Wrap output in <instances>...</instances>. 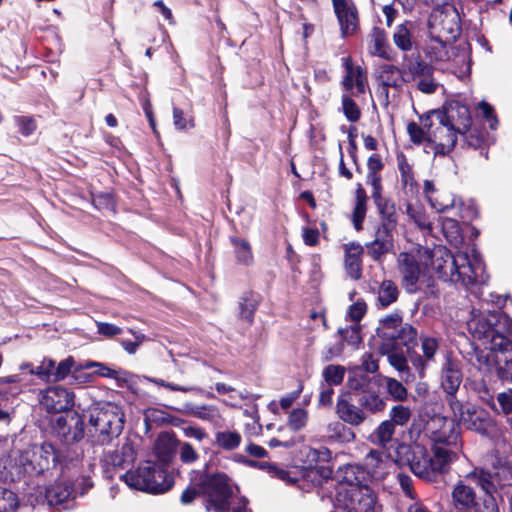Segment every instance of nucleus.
<instances>
[{
	"label": "nucleus",
	"instance_id": "nucleus-48",
	"mask_svg": "<svg viewBox=\"0 0 512 512\" xmlns=\"http://www.w3.org/2000/svg\"><path fill=\"white\" fill-rule=\"evenodd\" d=\"M361 406L371 413H377L385 408L384 400L375 393L364 395L361 399Z\"/></svg>",
	"mask_w": 512,
	"mask_h": 512
},
{
	"label": "nucleus",
	"instance_id": "nucleus-40",
	"mask_svg": "<svg viewBox=\"0 0 512 512\" xmlns=\"http://www.w3.org/2000/svg\"><path fill=\"white\" fill-rule=\"evenodd\" d=\"M442 230L446 239L453 244H458L462 241V233L459 223L452 218H444L442 220Z\"/></svg>",
	"mask_w": 512,
	"mask_h": 512
},
{
	"label": "nucleus",
	"instance_id": "nucleus-18",
	"mask_svg": "<svg viewBox=\"0 0 512 512\" xmlns=\"http://www.w3.org/2000/svg\"><path fill=\"white\" fill-rule=\"evenodd\" d=\"M423 189L430 205L438 213L447 212L449 209L457 205L462 206V202L459 201L458 203L456 197L452 193L437 189L433 181L426 180L424 182Z\"/></svg>",
	"mask_w": 512,
	"mask_h": 512
},
{
	"label": "nucleus",
	"instance_id": "nucleus-34",
	"mask_svg": "<svg viewBox=\"0 0 512 512\" xmlns=\"http://www.w3.org/2000/svg\"><path fill=\"white\" fill-rule=\"evenodd\" d=\"M380 351L386 354L388 361L397 371L404 372L408 370L407 359L402 352H398L395 347V342L392 344H383Z\"/></svg>",
	"mask_w": 512,
	"mask_h": 512
},
{
	"label": "nucleus",
	"instance_id": "nucleus-37",
	"mask_svg": "<svg viewBox=\"0 0 512 512\" xmlns=\"http://www.w3.org/2000/svg\"><path fill=\"white\" fill-rule=\"evenodd\" d=\"M406 213L420 229L431 231L432 223L421 206L407 204Z\"/></svg>",
	"mask_w": 512,
	"mask_h": 512
},
{
	"label": "nucleus",
	"instance_id": "nucleus-41",
	"mask_svg": "<svg viewBox=\"0 0 512 512\" xmlns=\"http://www.w3.org/2000/svg\"><path fill=\"white\" fill-rule=\"evenodd\" d=\"M19 502L16 494L0 486V512H15Z\"/></svg>",
	"mask_w": 512,
	"mask_h": 512
},
{
	"label": "nucleus",
	"instance_id": "nucleus-47",
	"mask_svg": "<svg viewBox=\"0 0 512 512\" xmlns=\"http://www.w3.org/2000/svg\"><path fill=\"white\" fill-rule=\"evenodd\" d=\"M345 375V368L340 365H329L323 371V377L329 385H339Z\"/></svg>",
	"mask_w": 512,
	"mask_h": 512
},
{
	"label": "nucleus",
	"instance_id": "nucleus-46",
	"mask_svg": "<svg viewBox=\"0 0 512 512\" xmlns=\"http://www.w3.org/2000/svg\"><path fill=\"white\" fill-rule=\"evenodd\" d=\"M304 451L306 452V462L308 465L316 464L320 461L326 462L331 458V452L326 447H321L319 449H315L312 447H305Z\"/></svg>",
	"mask_w": 512,
	"mask_h": 512
},
{
	"label": "nucleus",
	"instance_id": "nucleus-6",
	"mask_svg": "<svg viewBox=\"0 0 512 512\" xmlns=\"http://www.w3.org/2000/svg\"><path fill=\"white\" fill-rule=\"evenodd\" d=\"M475 484L485 494L494 493L496 485L490 472L482 468H474L463 476L453 487L451 491V503L455 509H473L477 506V496L475 490L470 486Z\"/></svg>",
	"mask_w": 512,
	"mask_h": 512
},
{
	"label": "nucleus",
	"instance_id": "nucleus-26",
	"mask_svg": "<svg viewBox=\"0 0 512 512\" xmlns=\"http://www.w3.org/2000/svg\"><path fill=\"white\" fill-rule=\"evenodd\" d=\"M95 426H97L101 432L118 435L122 430L123 415L119 412L117 407H112L111 413L102 411L98 415Z\"/></svg>",
	"mask_w": 512,
	"mask_h": 512
},
{
	"label": "nucleus",
	"instance_id": "nucleus-16",
	"mask_svg": "<svg viewBox=\"0 0 512 512\" xmlns=\"http://www.w3.org/2000/svg\"><path fill=\"white\" fill-rule=\"evenodd\" d=\"M23 459L28 462L27 471L41 473L55 463L56 453L51 444L44 443L27 450Z\"/></svg>",
	"mask_w": 512,
	"mask_h": 512
},
{
	"label": "nucleus",
	"instance_id": "nucleus-31",
	"mask_svg": "<svg viewBox=\"0 0 512 512\" xmlns=\"http://www.w3.org/2000/svg\"><path fill=\"white\" fill-rule=\"evenodd\" d=\"M402 325V317L399 314H390L381 320L378 335L395 342L396 333Z\"/></svg>",
	"mask_w": 512,
	"mask_h": 512
},
{
	"label": "nucleus",
	"instance_id": "nucleus-57",
	"mask_svg": "<svg viewBox=\"0 0 512 512\" xmlns=\"http://www.w3.org/2000/svg\"><path fill=\"white\" fill-rule=\"evenodd\" d=\"M173 124L177 130L184 131L194 127L192 117H186L184 112L179 108L173 109Z\"/></svg>",
	"mask_w": 512,
	"mask_h": 512
},
{
	"label": "nucleus",
	"instance_id": "nucleus-15",
	"mask_svg": "<svg viewBox=\"0 0 512 512\" xmlns=\"http://www.w3.org/2000/svg\"><path fill=\"white\" fill-rule=\"evenodd\" d=\"M403 80L411 81L419 91L425 94L434 93L438 87L433 77V68L422 61L410 63L407 70L403 72Z\"/></svg>",
	"mask_w": 512,
	"mask_h": 512
},
{
	"label": "nucleus",
	"instance_id": "nucleus-64",
	"mask_svg": "<svg viewBox=\"0 0 512 512\" xmlns=\"http://www.w3.org/2000/svg\"><path fill=\"white\" fill-rule=\"evenodd\" d=\"M98 332L106 337H113L122 332V329L116 325L98 322L97 323Z\"/></svg>",
	"mask_w": 512,
	"mask_h": 512
},
{
	"label": "nucleus",
	"instance_id": "nucleus-20",
	"mask_svg": "<svg viewBox=\"0 0 512 512\" xmlns=\"http://www.w3.org/2000/svg\"><path fill=\"white\" fill-rule=\"evenodd\" d=\"M336 414L343 422L353 426L361 425L367 418L365 411L352 402L349 394H343L338 398Z\"/></svg>",
	"mask_w": 512,
	"mask_h": 512
},
{
	"label": "nucleus",
	"instance_id": "nucleus-1",
	"mask_svg": "<svg viewBox=\"0 0 512 512\" xmlns=\"http://www.w3.org/2000/svg\"><path fill=\"white\" fill-rule=\"evenodd\" d=\"M473 339L478 341L470 358L484 376L497 375L512 381V343L506 334L512 329L511 319L502 313H480L468 321Z\"/></svg>",
	"mask_w": 512,
	"mask_h": 512
},
{
	"label": "nucleus",
	"instance_id": "nucleus-13",
	"mask_svg": "<svg viewBox=\"0 0 512 512\" xmlns=\"http://www.w3.org/2000/svg\"><path fill=\"white\" fill-rule=\"evenodd\" d=\"M395 454L387 455L376 449H372L364 458L363 466H359L364 472L365 481H379L388 475L395 463Z\"/></svg>",
	"mask_w": 512,
	"mask_h": 512
},
{
	"label": "nucleus",
	"instance_id": "nucleus-62",
	"mask_svg": "<svg viewBox=\"0 0 512 512\" xmlns=\"http://www.w3.org/2000/svg\"><path fill=\"white\" fill-rule=\"evenodd\" d=\"M366 313V304L364 302H356L350 306L348 316L351 320L357 322Z\"/></svg>",
	"mask_w": 512,
	"mask_h": 512
},
{
	"label": "nucleus",
	"instance_id": "nucleus-56",
	"mask_svg": "<svg viewBox=\"0 0 512 512\" xmlns=\"http://www.w3.org/2000/svg\"><path fill=\"white\" fill-rule=\"evenodd\" d=\"M74 370V360L72 357H68L62 360L57 367L54 369L53 381L58 382L66 378V376Z\"/></svg>",
	"mask_w": 512,
	"mask_h": 512
},
{
	"label": "nucleus",
	"instance_id": "nucleus-2",
	"mask_svg": "<svg viewBox=\"0 0 512 512\" xmlns=\"http://www.w3.org/2000/svg\"><path fill=\"white\" fill-rule=\"evenodd\" d=\"M419 254L425 256L428 265L445 281L461 282L468 286L484 284L488 280L485 265L474 247L470 251H457L454 255L441 246L431 252L420 248Z\"/></svg>",
	"mask_w": 512,
	"mask_h": 512
},
{
	"label": "nucleus",
	"instance_id": "nucleus-17",
	"mask_svg": "<svg viewBox=\"0 0 512 512\" xmlns=\"http://www.w3.org/2000/svg\"><path fill=\"white\" fill-rule=\"evenodd\" d=\"M332 2L342 35H353L359 26L355 5L349 0H332Z\"/></svg>",
	"mask_w": 512,
	"mask_h": 512
},
{
	"label": "nucleus",
	"instance_id": "nucleus-55",
	"mask_svg": "<svg viewBox=\"0 0 512 512\" xmlns=\"http://www.w3.org/2000/svg\"><path fill=\"white\" fill-rule=\"evenodd\" d=\"M342 109L347 120L351 122L358 121L360 118V110L356 103L349 97L344 95L342 98Z\"/></svg>",
	"mask_w": 512,
	"mask_h": 512
},
{
	"label": "nucleus",
	"instance_id": "nucleus-12",
	"mask_svg": "<svg viewBox=\"0 0 512 512\" xmlns=\"http://www.w3.org/2000/svg\"><path fill=\"white\" fill-rule=\"evenodd\" d=\"M426 430L433 441V446L455 445L459 438V431L454 421L444 416L435 415L428 422Z\"/></svg>",
	"mask_w": 512,
	"mask_h": 512
},
{
	"label": "nucleus",
	"instance_id": "nucleus-9",
	"mask_svg": "<svg viewBox=\"0 0 512 512\" xmlns=\"http://www.w3.org/2000/svg\"><path fill=\"white\" fill-rule=\"evenodd\" d=\"M429 121V144L426 153L445 155L449 153L457 142L458 132L454 126L445 122L442 111H432L427 115Z\"/></svg>",
	"mask_w": 512,
	"mask_h": 512
},
{
	"label": "nucleus",
	"instance_id": "nucleus-44",
	"mask_svg": "<svg viewBox=\"0 0 512 512\" xmlns=\"http://www.w3.org/2000/svg\"><path fill=\"white\" fill-rule=\"evenodd\" d=\"M387 393L396 401H404L408 392L404 385L394 378H385Z\"/></svg>",
	"mask_w": 512,
	"mask_h": 512
},
{
	"label": "nucleus",
	"instance_id": "nucleus-7",
	"mask_svg": "<svg viewBox=\"0 0 512 512\" xmlns=\"http://www.w3.org/2000/svg\"><path fill=\"white\" fill-rule=\"evenodd\" d=\"M207 509L214 512H228L232 506L233 512H248L246 500L233 493L229 479L224 474H215L206 480Z\"/></svg>",
	"mask_w": 512,
	"mask_h": 512
},
{
	"label": "nucleus",
	"instance_id": "nucleus-4",
	"mask_svg": "<svg viewBox=\"0 0 512 512\" xmlns=\"http://www.w3.org/2000/svg\"><path fill=\"white\" fill-rule=\"evenodd\" d=\"M342 484L336 497V506L345 512H376L378 509L375 493L363 484L364 472L358 465H348L343 470Z\"/></svg>",
	"mask_w": 512,
	"mask_h": 512
},
{
	"label": "nucleus",
	"instance_id": "nucleus-43",
	"mask_svg": "<svg viewBox=\"0 0 512 512\" xmlns=\"http://www.w3.org/2000/svg\"><path fill=\"white\" fill-rule=\"evenodd\" d=\"M393 41L395 45L403 50L408 51L412 48V40L410 30L406 25H399L393 34Z\"/></svg>",
	"mask_w": 512,
	"mask_h": 512
},
{
	"label": "nucleus",
	"instance_id": "nucleus-8",
	"mask_svg": "<svg viewBox=\"0 0 512 512\" xmlns=\"http://www.w3.org/2000/svg\"><path fill=\"white\" fill-rule=\"evenodd\" d=\"M429 33L433 40L445 47L460 33V17L456 8L448 3L434 9L429 19Z\"/></svg>",
	"mask_w": 512,
	"mask_h": 512
},
{
	"label": "nucleus",
	"instance_id": "nucleus-42",
	"mask_svg": "<svg viewBox=\"0 0 512 512\" xmlns=\"http://www.w3.org/2000/svg\"><path fill=\"white\" fill-rule=\"evenodd\" d=\"M389 416V421H391L394 426H405L409 422L412 412L409 407L399 404L391 408Z\"/></svg>",
	"mask_w": 512,
	"mask_h": 512
},
{
	"label": "nucleus",
	"instance_id": "nucleus-29",
	"mask_svg": "<svg viewBox=\"0 0 512 512\" xmlns=\"http://www.w3.org/2000/svg\"><path fill=\"white\" fill-rule=\"evenodd\" d=\"M395 426L389 420L382 421L370 434L368 440L379 447L386 448L393 440Z\"/></svg>",
	"mask_w": 512,
	"mask_h": 512
},
{
	"label": "nucleus",
	"instance_id": "nucleus-22",
	"mask_svg": "<svg viewBox=\"0 0 512 512\" xmlns=\"http://www.w3.org/2000/svg\"><path fill=\"white\" fill-rule=\"evenodd\" d=\"M46 498L50 506L69 508L67 503L74 498V492L69 481L55 482L46 491Z\"/></svg>",
	"mask_w": 512,
	"mask_h": 512
},
{
	"label": "nucleus",
	"instance_id": "nucleus-28",
	"mask_svg": "<svg viewBox=\"0 0 512 512\" xmlns=\"http://www.w3.org/2000/svg\"><path fill=\"white\" fill-rule=\"evenodd\" d=\"M392 247V235L386 226L377 230L375 240L368 246V253L377 260Z\"/></svg>",
	"mask_w": 512,
	"mask_h": 512
},
{
	"label": "nucleus",
	"instance_id": "nucleus-59",
	"mask_svg": "<svg viewBox=\"0 0 512 512\" xmlns=\"http://www.w3.org/2000/svg\"><path fill=\"white\" fill-rule=\"evenodd\" d=\"M181 431L185 437L195 439L198 442L208 437L206 431L198 426L186 425L181 428Z\"/></svg>",
	"mask_w": 512,
	"mask_h": 512
},
{
	"label": "nucleus",
	"instance_id": "nucleus-23",
	"mask_svg": "<svg viewBox=\"0 0 512 512\" xmlns=\"http://www.w3.org/2000/svg\"><path fill=\"white\" fill-rule=\"evenodd\" d=\"M420 341L423 356H411V362L420 376L423 377L427 363L432 361L438 352L439 343L436 338L430 336H421Z\"/></svg>",
	"mask_w": 512,
	"mask_h": 512
},
{
	"label": "nucleus",
	"instance_id": "nucleus-14",
	"mask_svg": "<svg viewBox=\"0 0 512 512\" xmlns=\"http://www.w3.org/2000/svg\"><path fill=\"white\" fill-rule=\"evenodd\" d=\"M398 266L403 278V285L409 292L415 291L416 283L421 274L422 268L428 266L425 256L419 254V249L416 254L400 253L398 257Z\"/></svg>",
	"mask_w": 512,
	"mask_h": 512
},
{
	"label": "nucleus",
	"instance_id": "nucleus-38",
	"mask_svg": "<svg viewBox=\"0 0 512 512\" xmlns=\"http://www.w3.org/2000/svg\"><path fill=\"white\" fill-rule=\"evenodd\" d=\"M397 297L398 290L396 285L390 280L383 281L378 290V300L380 304L386 307L393 303Z\"/></svg>",
	"mask_w": 512,
	"mask_h": 512
},
{
	"label": "nucleus",
	"instance_id": "nucleus-45",
	"mask_svg": "<svg viewBox=\"0 0 512 512\" xmlns=\"http://www.w3.org/2000/svg\"><path fill=\"white\" fill-rule=\"evenodd\" d=\"M54 369L55 362L52 359L44 358L37 367L31 368L30 374L36 375L44 381H50L53 380Z\"/></svg>",
	"mask_w": 512,
	"mask_h": 512
},
{
	"label": "nucleus",
	"instance_id": "nucleus-53",
	"mask_svg": "<svg viewBox=\"0 0 512 512\" xmlns=\"http://www.w3.org/2000/svg\"><path fill=\"white\" fill-rule=\"evenodd\" d=\"M178 445L179 457L183 463L192 464L198 460L199 454L189 442H179Z\"/></svg>",
	"mask_w": 512,
	"mask_h": 512
},
{
	"label": "nucleus",
	"instance_id": "nucleus-60",
	"mask_svg": "<svg viewBox=\"0 0 512 512\" xmlns=\"http://www.w3.org/2000/svg\"><path fill=\"white\" fill-rule=\"evenodd\" d=\"M146 379L157 385V386H161V387H164V388H167L169 390H172V391H180V392H190V391H196L198 390V388L196 387H187V386H181V385H177V384H173V383H170V382H166L162 379H158V378H151V377H146Z\"/></svg>",
	"mask_w": 512,
	"mask_h": 512
},
{
	"label": "nucleus",
	"instance_id": "nucleus-3",
	"mask_svg": "<svg viewBox=\"0 0 512 512\" xmlns=\"http://www.w3.org/2000/svg\"><path fill=\"white\" fill-rule=\"evenodd\" d=\"M433 457H430L425 447L415 444H398L395 448V463L399 466H409L418 477L432 481L437 473H443L455 454L443 446H433Z\"/></svg>",
	"mask_w": 512,
	"mask_h": 512
},
{
	"label": "nucleus",
	"instance_id": "nucleus-24",
	"mask_svg": "<svg viewBox=\"0 0 512 512\" xmlns=\"http://www.w3.org/2000/svg\"><path fill=\"white\" fill-rule=\"evenodd\" d=\"M462 382V373L459 364L447 358L442 368L441 385L443 389L449 394L453 395L459 388Z\"/></svg>",
	"mask_w": 512,
	"mask_h": 512
},
{
	"label": "nucleus",
	"instance_id": "nucleus-5",
	"mask_svg": "<svg viewBox=\"0 0 512 512\" xmlns=\"http://www.w3.org/2000/svg\"><path fill=\"white\" fill-rule=\"evenodd\" d=\"M121 479L132 489L159 494L168 491L173 486V477L163 468V465L145 461L134 470H129Z\"/></svg>",
	"mask_w": 512,
	"mask_h": 512
},
{
	"label": "nucleus",
	"instance_id": "nucleus-35",
	"mask_svg": "<svg viewBox=\"0 0 512 512\" xmlns=\"http://www.w3.org/2000/svg\"><path fill=\"white\" fill-rule=\"evenodd\" d=\"M175 439L168 435H160L154 444V451L161 462H167L174 450Z\"/></svg>",
	"mask_w": 512,
	"mask_h": 512
},
{
	"label": "nucleus",
	"instance_id": "nucleus-51",
	"mask_svg": "<svg viewBox=\"0 0 512 512\" xmlns=\"http://www.w3.org/2000/svg\"><path fill=\"white\" fill-rule=\"evenodd\" d=\"M416 329L410 324H403L396 333L395 340H399L403 345L409 346L414 344L417 338Z\"/></svg>",
	"mask_w": 512,
	"mask_h": 512
},
{
	"label": "nucleus",
	"instance_id": "nucleus-25",
	"mask_svg": "<svg viewBox=\"0 0 512 512\" xmlns=\"http://www.w3.org/2000/svg\"><path fill=\"white\" fill-rule=\"evenodd\" d=\"M345 252V269L352 279H359L362 272V254L363 247L358 243H348L344 245Z\"/></svg>",
	"mask_w": 512,
	"mask_h": 512
},
{
	"label": "nucleus",
	"instance_id": "nucleus-36",
	"mask_svg": "<svg viewBox=\"0 0 512 512\" xmlns=\"http://www.w3.org/2000/svg\"><path fill=\"white\" fill-rule=\"evenodd\" d=\"M241 441L242 437L236 431H220L215 434V444L224 450L236 449Z\"/></svg>",
	"mask_w": 512,
	"mask_h": 512
},
{
	"label": "nucleus",
	"instance_id": "nucleus-61",
	"mask_svg": "<svg viewBox=\"0 0 512 512\" xmlns=\"http://www.w3.org/2000/svg\"><path fill=\"white\" fill-rule=\"evenodd\" d=\"M365 214L366 204L356 203L352 216V221L356 230L361 229L362 221L365 217Z\"/></svg>",
	"mask_w": 512,
	"mask_h": 512
},
{
	"label": "nucleus",
	"instance_id": "nucleus-19",
	"mask_svg": "<svg viewBox=\"0 0 512 512\" xmlns=\"http://www.w3.org/2000/svg\"><path fill=\"white\" fill-rule=\"evenodd\" d=\"M445 122L454 126L459 134L467 132L471 125V116L468 107L459 101H450L446 104L445 110L442 111Z\"/></svg>",
	"mask_w": 512,
	"mask_h": 512
},
{
	"label": "nucleus",
	"instance_id": "nucleus-10",
	"mask_svg": "<svg viewBox=\"0 0 512 512\" xmlns=\"http://www.w3.org/2000/svg\"><path fill=\"white\" fill-rule=\"evenodd\" d=\"M450 406L454 417L467 429L489 436L495 435L496 426L489 413L484 409L472 404L464 406L456 400H451Z\"/></svg>",
	"mask_w": 512,
	"mask_h": 512
},
{
	"label": "nucleus",
	"instance_id": "nucleus-11",
	"mask_svg": "<svg viewBox=\"0 0 512 512\" xmlns=\"http://www.w3.org/2000/svg\"><path fill=\"white\" fill-rule=\"evenodd\" d=\"M39 403L48 413H62L74 406V393L67 388L56 385L39 392Z\"/></svg>",
	"mask_w": 512,
	"mask_h": 512
},
{
	"label": "nucleus",
	"instance_id": "nucleus-32",
	"mask_svg": "<svg viewBox=\"0 0 512 512\" xmlns=\"http://www.w3.org/2000/svg\"><path fill=\"white\" fill-rule=\"evenodd\" d=\"M236 261L245 266H250L254 261V256L250 243L238 237L231 238Z\"/></svg>",
	"mask_w": 512,
	"mask_h": 512
},
{
	"label": "nucleus",
	"instance_id": "nucleus-49",
	"mask_svg": "<svg viewBox=\"0 0 512 512\" xmlns=\"http://www.w3.org/2000/svg\"><path fill=\"white\" fill-rule=\"evenodd\" d=\"M307 420V411L302 408H296L289 414L288 425L292 430L298 431L305 427Z\"/></svg>",
	"mask_w": 512,
	"mask_h": 512
},
{
	"label": "nucleus",
	"instance_id": "nucleus-21",
	"mask_svg": "<svg viewBox=\"0 0 512 512\" xmlns=\"http://www.w3.org/2000/svg\"><path fill=\"white\" fill-rule=\"evenodd\" d=\"M346 74L342 84L345 90L352 91L354 95L365 93L367 88V77L360 66H354L350 58H345Z\"/></svg>",
	"mask_w": 512,
	"mask_h": 512
},
{
	"label": "nucleus",
	"instance_id": "nucleus-58",
	"mask_svg": "<svg viewBox=\"0 0 512 512\" xmlns=\"http://www.w3.org/2000/svg\"><path fill=\"white\" fill-rule=\"evenodd\" d=\"M15 123L19 129V132L25 137L30 136L36 130V123L30 117H16Z\"/></svg>",
	"mask_w": 512,
	"mask_h": 512
},
{
	"label": "nucleus",
	"instance_id": "nucleus-39",
	"mask_svg": "<svg viewBox=\"0 0 512 512\" xmlns=\"http://www.w3.org/2000/svg\"><path fill=\"white\" fill-rule=\"evenodd\" d=\"M379 77L385 86L395 87L403 78V73L394 65L385 64L380 68Z\"/></svg>",
	"mask_w": 512,
	"mask_h": 512
},
{
	"label": "nucleus",
	"instance_id": "nucleus-54",
	"mask_svg": "<svg viewBox=\"0 0 512 512\" xmlns=\"http://www.w3.org/2000/svg\"><path fill=\"white\" fill-rule=\"evenodd\" d=\"M339 332L344 341L353 347L358 346L362 341L360 327L358 324H353L348 328L341 329Z\"/></svg>",
	"mask_w": 512,
	"mask_h": 512
},
{
	"label": "nucleus",
	"instance_id": "nucleus-30",
	"mask_svg": "<svg viewBox=\"0 0 512 512\" xmlns=\"http://www.w3.org/2000/svg\"><path fill=\"white\" fill-rule=\"evenodd\" d=\"M407 132L410 140L416 145H422L426 151L430 142L429 121H427V116L424 119H421V124H417L415 122L408 123Z\"/></svg>",
	"mask_w": 512,
	"mask_h": 512
},
{
	"label": "nucleus",
	"instance_id": "nucleus-63",
	"mask_svg": "<svg viewBox=\"0 0 512 512\" xmlns=\"http://www.w3.org/2000/svg\"><path fill=\"white\" fill-rule=\"evenodd\" d=\"M367 183L372 186V197L379 199L381 196V176L380 174H367Z\"/></svg>",
	"mask_w": 512,
	"mask_h": 512
},
{
	"label": "nucleus",
	"instance_id": "nucleus-27",
	"mask_svg": "<svg viewBox=\"0 0 512 512\" xmlns=\"http://www.w3.org/2000/svg\"><path fill=\"white\" fill-rule=\"evenodd\" d=\"M81 368H95L93 375L101 376V377H107V378H114L119 383L124 382L127 385L134 383L133 379L134 376L126 371H116L105 364L101 362H95V361H86L85 363L81 364Z\"/></svg>",
	"mask_w": 512,
	"mask_h": 512
},
{
	"label": "nucleus",
	"instance_id": "nucleus-50",
	"mask_svg": "<svg viewBox=\"0 0 512 512\" xmlns=\"http://www.w3.org/2000/svg\"><path fill=\"white\" fill-rule=\"evenodd\" d=\"M257 307V300L252 296L243 297L239 303L240 317L251 322Z\"/></svg>",
	"mask_w": 512,
	"mask_h": 512
},
{
	"label": "nucleus",
	"instance_id": "nucleus-52",
	"mask_svg": "<svg viewBox=\"0 0 512 512\" xmlns=\"http://www.w3.org/2000/svg\"><path fill=\"white\" fill-rule=\"evenodd\" d=\"M329 429L334 432L331 437L336 438L341 442H351L355 439V433L350 429L344 426L341 423H334L329 426Z\"/></svg>",
	"mask_w": 512,
	"mask_h": 512
},
{
	"label": "nucleus",
	"instance_id": "nucleus-33",
	"mask_svg": "<svg viewBox=\"0 0 512 512\" xmlns=\"http://www.w3.org/2000/svg\"><path fill=\"white\" fill-rule=\"evenodd\" d=\"M189 413L193 417L208 421L213 425H217L222 420L219 408L214 405L193 406L190 408Z\"/></svg>",
	"mask_w": 512,
	"mask_h": 512
}]
</instances>
